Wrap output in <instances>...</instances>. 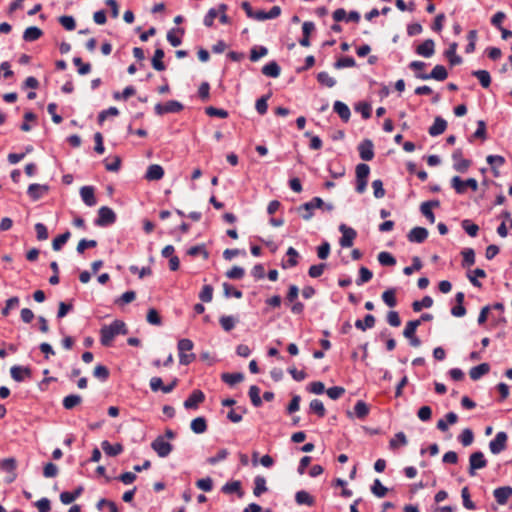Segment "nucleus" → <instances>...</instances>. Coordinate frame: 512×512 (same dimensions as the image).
I'll list each match as a JSON object with an SVG mask.
<instances>
[{
	"label": "nucleus",
	"instance_id": "f257e3e1",
	"mask_svg": "<svg viewBox=\"0 0 512 512\" xmlns=\"http://www.w3.org/2000/svg\"><path fill=\"white\" fill-rule=\"evenodd\" d=\"M128 329L121 320H114L110 325H104L100 329V342L103 346H111L113 339L117 335H126Z\"/></svg>",
	"mask_w": 512,
	"mask_h": 512
},
{
	"label": "nucleus",
	"instance_id": "f03ea898",
	"mask_svg": "<svg viewBox=\"0 0 512 512\" xmlns=\"http://www.w3.org/2000/svg\"><path fill=\"white\" fill-rule=\"evenodd\" d=\"M178 352L179 362L181 365H189L196 358L194 353L186 354L187 351H191L194 347L193 342L190 339H181L178 341Z\"/></svg>",
	"mask_w": 512,
	"mask_h": 512
},
{
	"label": "nucleus",
	"instance_id": "7ed1b4c3",
	"mask_svg": "<svg viewBox=\"0 0 512 512\" xmlns=\"http://www.w3.org/2000/svg\"><path fill=\"white\" fill-rule=\"evenodd\" d=\"M116 213L108 206H102L98 210V217L95 219V225L99 227H107L116 222Z\"/></svg>",
	"mask_w": 512,
	"mask_h": 512
},
{
	"label": "nucleus",
	"instance_id": "20e7f679",
	"mask_svg": "<svg viewBox=\"0 0 512 512\" xmlns=\"http://www.w3.org/2000/svg\"><path fill=\"white\" fill-rule=\"evenodd\" d=\"M451 186L456 191L457 194H464L467 187L470 188L472 191H477L478 182L474 178L462 180L459 176H454L451 179Z\"/></svg>",
	"mask_w": 512,
	"mask_h": 512
},
{
	"label": "nucleus",
	"instance_id": "39448f33",
	"mask_svg": "<svg viewBox=\"0 0 512 512\" xmlns=\"http://www.w3.org/2000/svg\"><path fill=\"white\" fill-rule=\"evenodd\" d=\"M183 109V104L177 100H169L165 104L157 103L154 107L155 113L159 116L167 113H178Z\"/></svg>",
	"mask_w": 512,
	"mask_h": 512
},
{
	"label": "nucleus",
	"instance_id": "423d86ee",
	"mask_svg": "<svg viewBox=\"0 0 512 512\" xmlns=\"http://www.w3.org/2000/svg\"><path fill=\"white\" fill-rule=\"evenodd\" d=\"M487 466V460L483 452L476 451L469 456V475L475 476L476 470L483 469Z\"/></svg>",
	"mask_w": 512,
	"mask_h": 512
},
{
	"label": "nucleus",
	"instance_id": "0eeeda50",
	"mask_svg": "<svg viewBox=\"0 0 512 512\" xmlns=\"http://www.w3.org/2000/svg\"><path fill=\"white\" fill-rule=\"evenodd\" d=\"M151 448L161 458L167 457L173 450V446L164 439V436H158L152 443Z\"/></svg>",
	"mask_w": 512,
	"mask_h": 512
},
{
	"label": "nucleus",
	"instance_id": "6e6552de",
	"mask_svg": "<svg viewBox=\"0 0 512 512\" xmlns=\"http://www.w3.org/2000/svg\"><path fill=\"white\" fill-rule=\"evenodd\" d=\"M416 78L421 80L434 79L437 81H444L448 77V72L443 65H436L430 74L416 73Z\"/></svg>",
	"mask_w": 512,
	"mask_h": 512
},
{
	"label": "nucleus",
	"instance_id": "1a4fd4ad",
	"mask_svg": "<svg viewBox=\"0 0 512 512\" xmlns=\"http://www.w3.org/2000/svg\"><path fill=\"white\" fill-rule=\"evenodd\" d=\"M339 230L342 233V237L339 240L341 247L349 248L353 245V241L357 236L356 231L353 228L346 226L345 224H341L339 226Z\"/></svg>",
	"mask_w": 512,
	"mask_h": 512
},
{
	"label": "nucleus",
	"instance_id": "9d476101",
	"mask_svg": "<svg viewBox=\"0 0 512 512\" xmlns=\"http://www.w3.org/2000/svg\"><path fill=\"white\" fill-rule=\"evenodd\" d=\"M508 436L506 432L500 431L496 434L495 438L490 441L489 449L492 454H499L506 448Z\"/></svg>",
	"mask_w": 512,
	"mask_h": 512
},
{
	"label": "nucleus",
	"instance_id": "9b49d317",
	"mask_svg": "<svg viewBox=\"0 0 512 512\" xmlns=\"http://www.w3.org/2000/svg\"><path fill=\"white\" fill-rule=\"evenodd\" d=\"M10 375L16 382H23L32 377V370L28 366L14 365L10 369Z\"/></svg>",
	"mask_w": 512,
	"mask_h": 512
},
{
	"label": "nucleus",
	"instance_id": "f8f14e48",
	"mask_svg": "<svg viewBox=\"0 0 512 512\" xmlns=\"http://www.w3.org/2000/svg\"><path fill=\"white\" fill-rule=\"evenodd\" d=\"M452 158L454 160L453 168L457 172L465 173L469 169L471 161L462 157L461 149H456L452 154Z\"/></svg>",
	"mask_w": 512,
	"mask_h": 512
},
{
	"label": "nucleus",
	"instance_id": "ddd939ff",
	"mask_svg": "<svg viewBox=\"0 0 512 512\" xmlns=\"http://www.w3.org/2000/svg\"><path fill=\"white\" fill-rule=\"evenodd\" d=\"M360 158L364 161H370L374 158V144L370 139L363 140L358 145Z\"/></svg>",
	"mask_w": 512,
	"mask_h": 512
},
{
	"label": "nucleus",
	"instance_id": "4468645a",
	"mask_svg": "<svg viewBox=\"0 0 512 512\" xmlns=\"http://www.w3.org/2000/svg\"><path fill=\"white\" fill-rule=\"evenodd\" d=\"M428 230L424 227H414L407 234V239L412 243H423L428 237Z\"/></svg>",
	"mask_w": 512,
	"mask_h": 512
},
{
	"label": "nucleus",
	"instance_id": "2eb2a0df",
	"mask_svg": "<svg viewBox=\"0 0 512 512\" xmlns=\"http://www.w3.org/2000/svg\"><path fill=\"white\" fill-rule=\"evenodd\" d=\"M440 206V201L439 200H430V201H426V202H423L421 205H420V211L421 213L423 214V216L430 222V223H434L435 222V215L432 211V208H437Z\"/></svg>",
	"mask_w": 512,
	"mask_h": 512
},
{
	"label": "nucleus",
	"instance_id": "dca6fc26",
	"mask_svg": "<svg viewBox=\"0 0 512 512\" xmlns=\"http://www.w3.org/2000/svg\"><path fill=\"white\" fill-rule=\"evenodd\" d=\"M48 191V185L33 183L29 185L27 194L33 201H37L42 198Z\"/></svg>",
	"mask_w": 512,
	"mask_h": 512
},
{
	"label": "nucleus",
	"instance_id": "f3484780",
	"mask_svg": "<svg viewBox=\"0 0 512 512\" xmlns=\"http://www.w3.org/2000/svg\"><path fill=\"white\" fill-rule=\"evenodd\" d=\"M204 400V393L201 390H194L184 401V407L186 409H196Z\"/></svg>",
	"mask_w": 512,
	"mask_h": 512
},
{
	"label": "nucleus",
	"instance_id": "a211bd4d",
	"mask_svg": "<svg viewBox=\"0 0 512 512\" xmlns=\"http://www.w3.org/2000/svg\"><path fill=\"white\" fill-rule=\"evenodd\" d=\"M416 53L425 58L432 57L435 53V42L432 39H426L416 47Z\"/></svg>",
	"mask_w": 512,
	"mask_h": 512
},
{
	"label": "nucleus",
	"instance_id": "6ab92c4d",
	"mask_svg": "<svg viewBox=\"0 0 512 512\" xmlns=\"http://www.w3.org/2000/svg\"><path fill=\"white\" fill-rule=\"evenodd\" d=\"M493 495L500 505H505L509 498L512 496V487L511 486H502L498 487L493 491Z\"/></svg>",
	"mask_w": 512,
	"mask_h": 512
},
{
	"label": "nucleus",
	"instance_id": "aec40b11",
	"mask_svg": "<svg viewBox=\"0 0 512 512\" xmlns=\"http://www.w3.org/2000/svg\"><path fill=\"white\" fill-rule=\"evenodd\" d=\"M447 128V122L444 118L437 116L434 119V123L429 127L428 133L432 137H436L444 133Z\"/></svg>",
	"mask_w": 512,
	"mask_h": 512
},
{
	"label": "nucleus",
	"instance_id": "412c9836",
	"mask_svg": "<svg viewBox=\"0 0 512 512\" xmlns=\"http://www.w3.org/2000/svg\"><path fill=\"white\" fill-rule=\"evenodd\" d=\"M80 196L82 198V201L89 207L95 206L97 203L95 197V190L92 186L81 187Z\"/></svg>",
	"mask_w": 512,
	"mask_h": 512
},
{
	"label": "nucleus",
	"instance_id": "4be33fe9",
	"mask_svg": "<svg viewBox=\"0 0 512 512\" xmlns=\"http://www.w3.org/2000/svg\"><path fill=\"white\" fill-rule=\"evenodd\" d=\"M101 448L104 453L110 457H115L123 452V445L120 443L111 444L109 441L104 440L101 443Z\"/></svg>",
	"mask_w": 512,
	"mask_h": 512
},
{
	"label": "nucleus",
	"instance_id": "5701e85b",
	"mask_svg": "<svg viewBox=\"0 0 512 512\" xmlns=\"http://www.w3.org/2000/svg\"><path fill=\"white\" fill-rule=\"evenodd\" d=\"M315 30V25L311 21H306L302 25V38L299 40V44L303 47L310 46V35Z\"/></svg>",
	"mask_w": 512,
	"mask_h": 512
},
{
	"label": "nucleus",
	"instance_id": "b1692460",
	"mask_svg": "<svg viewBox=\"0 0 512 512\" xmlns=\"http://www.w3.org/2000/svg\"><path fill=\"white\" fill-rule=\"evenodd\" d=\"M457 47V43L453 42L449 45L448 49L444 53L451 66L459 65L462 63V57L456 53Z\"/></svg>",
	"mask_w": 512,
	"mask_h": 512
},
{
	"label": "nucleus",
	"instance_id": "393cba45",
	"mask_svg": "<svg viewBox=\"0 0 512 512\" xmlns=\"http://www.w3.org/2000/svg\"><path fill=\"white\" fill-rule=\"evenodd\" d=\"M164 176V169L158 164H152L148 167L145 178L149 181H156L162 179Z\"/></svg>",
	"mask_w": 512,
	"mask_h": 512
},
{
	"label": "nucleus",
	"instance_id": "a878e982",
	"mask_svg": "<svg viewBox=\"0 0 512 512\" xmlns=\"http://www.w3.org/2000/svg\"><path fill=\"white\" fill-rule=\"evenodd\" d=\"M490 371V365L488 363H481L475 367H472L469 371V376L472 380H479L482 376Z\"/></svg>",
	"mask_w": 512,
	"mask_h": 512
},
{
	"label": "nucleus",
	"instance_id": "bb28decb",
	"mask_svg": "<svg viewBox=\"0 0 512 512\" xmlns=\"http://www.w3.org/2000/svg\"><path fill=\"white\" fill-rule=\"evenodd\" d=\"M165 56L164 50L161 48H157L154 52V55L151 60L152 67L156 71H164L166 69L165 64L163 63V58Z\"/></svg>",
	"mask_w": 512,
	"mask_h": 512
},
{
	"label": "nucleus",
	"instance_id": "cd10ccee",
	"mask_svg": "<svg viewBox=\"0 0 512 512\" xmlns=\"http://www.w3.org/2000/svg\"><path fill=\"white\" fill-rule=\"evenodd\" d=\"M83 487L78 486L73 492L64 491L60 494V500L63 504L68 505L74 502L83 492Z\"/></svg>",
	"mask_w": 512,
	"mask_h": 512
},
{
	"label": "nucleus",
	"instance_id": "c85d7f7f",
	"mask_svg": "<svg viewBox=\"0 0 512 512\" xmlns=\"http://www.w3.org/2000/svg\"><path fill=\"white\" fill-rule=\"evenodd\" d=\"M221 490L226 494L236 493L238 497H242L244 494L241 488V482L238 480L227 482L222 486Z\"/></svg>",
	"mask_w": 512,
	"mask_h": 512
},
{
	"label": "nucleus",
	"instance_id": "c756f323",
	"mask_svg": "<svg viewBox=\"0 0 512 512\" xmlns=\"http://www.w3.org/2000/svg\"><path fill=\"white\" fill-rule=\"evenodd\" d=\"M333 109L344 122H347L350 119L351 112L345 103L341 101H335Z\"/></svg>",
	"mask_w": 512,
	"mask_h": 512
},
{
	"label": "nucleus",
	"instance_id": "7c9ffc66",
	"mask_svg": "<svg viewBox=\"0 0 512 512\" xmlns=\"http://www.w3.org/2000/svg\"><path fill=\"white\" fill-rule=\"evenodd\" d=\"M262 73L267 77L277 78L281 68L276 61H271L262 67Z\"/></svg>",
	"mask_w": 512,
	"mask_h": 512
},
{
	"label": "nucleus",
	"instance_id": "2f4dec72",
	"mask_svg": "<svg viewBox=\"0 0 512 512\" xmlns=\"http://www.w3.org/2000/svg\"><path fill=\"white\" fill-rule=\"evenodd\" d=\"M376 319L372 314H367L363 320L358 319L355 321V327L359 330L365 331L375 326Z\"/></svg>",
	"mask_w": 512,
	"mask_h": 512
},
{
	"label": "nucleus",
	"instance_id": "473e14b6",
	"mask_svg": "<svg viewBox=\"0 0 512 512\" xmlns=\"http://www.w3.org/2000/svg\"><path fill=\"white\" fill-rule=\"evenodd\" d=\"M43 32L40 28L36 26H30L25 29L23 33V39L26 42H33L39 39L42 36Z\"/></svg>",
	"mask_w": 512,
	"mask_h": 512
},
{
	"label": "nucleus",
	"instance_id": "72a5a7b5",
	"mask_svg": "<svg viewBox=\"0 0 512 512\" xmlns=\"http://www.w3.org/2000/svg\"><path fill=\"white\" fill-rule=\"evenodd\" d=\"M287 256H289V259L286 262L282 263L283 269H288L295 267L298 264V257L299 253L297 250L293 247H289L286 252Z\"/></svg>",
	"mask_w": 512,
	"mask_h": 512
},
{
	"label": "nucleus",
	"instance_id": "f704fd0d",
	"mask_svg": "<svg viewBox=\"0 0 512 512\" xmlns=\"http://www.w3.org/2000/svg\"><path fill=\"white\" fill-rule=\"evenodd\" d=\"M295 501L299 505L313 506L315 503L314 498L306 491L301 490L295 494Z\"/></svg>",
	"mask_w": 512,
	"mask_h": 512
},
{
	"label": "nucleus",
	"instance_id": "c9c22d12",
	"mask_svg": "<svg viewBox=\"0 0 512 512\" xmlns=\"http://www.w3.org/2000/svg\"><path fill=\"white\" fill-rule=\"evenodd\" d=\"M472 76L479 80L483 88H488L491 84V76L487 70H474Z\"/></svg>",
	"mask_w": 512,
	"mask_h": 512
},
{
	"label": "nucleus",
	"instance_id": "e433bc0d",
	"mask_svg": "<svg viewBox=\"0 0 512 512\" xmlns=\"http://www.w3.org/2000/svg\"><path fill=\"white\" fill-rule=\"evenodd\" d=\"M191 430L196 434H202L207 430V422L204 417H197L191 421Z\"/></svg>",
	"mask_w": 512,
	"mask_h": 512
},
{
	"label": "nucleus",
	"instance_id": "4c0bfd02",
	"mask_svg": "<svg viewBox=\"0 0 512 512\" xmlns=\"http://www.w3.org/2000/svg\"><path fill=\"white\" fill-rule=\"evenodd\" d=\"M381 298L383 302L390 308H393L397 305L396 290L394 288H389L385 290L382 293Z\"/></svg>",
	"mask_w": 512,
	"mask_h": 512
},
{
	"label": "nucleus",
	"instance_id": "58836bf2",
	"mask_svg": "<svg viewBox=\"0 0 512 512\" xmlns=\"http://www.w3.org/2000/svg\"><path fill=\"white\" fill-rule=\"evenodd\" d=\"M467 277L474 287L480 288L482 286V284H481V282L478 281L477 278L478 277L485 278L486 272L481 268H476L473 271H471L470 273H468Z\"/></svg>",
	"mask_w": 512,
	"mask_h": 512
},
{
	"label": "nucleus",
	"instance_id": "ea45409f",
	"mask_svg": "<svg viewBox=\"0 0 512 512\" xmlns=\"http://www.w3.org/2000/svg\"><path fill=\"white\" fill-rule=\"evenodd\" d=\"M82 402V397L77 394H70L63 399V407L71 410Z\"/></svg>",
	"mask_w": 512,
	"mask_h": 512
},
{
	"label": "nucleus",
	"instance_id": "a19ab883",
	"mask_svg": "<svg viewBox=\"0 0 512 512\" xmlns=\"http://www.w3.org/2000/svg\"><path fill=\"white\" fill-rule=\"evenodd\" d=\"M221 379L228 385H235L244 379V375L240 372L237 373H223Z\"/></svg>",
	"mask_w": 512,
	"mask_h": 512
},
{
	"label": "nucleus",
	"instance_id": "79ce46f5",
	"mask_svg": "<svg viewBox=\"0 0 512 512\" xmlns=\"http://www.w3.org/2000/svg\"><path fill=\"white\" fill-rule=\"evenodd\" d=\"M317 81L328 88H332L336 85V79L330 76L326 71L317 74Z\"/></svg>",
	"mask_w": 512,
	"mask_h": 512
},
{
	"label": "nucleus",
	"instance_id": "37998d69",
	"mask_svg": "<svg viewBox=\"0 0 512 512\" xmlns=\"http://www.w3.org/2000/svg\"><path fill=\"white\" fill-rule=\"evenodd\" d=\"M313 210H314V208L312 206V203H310V201L300 205L297 208V211L301 214V217L305 221H309L313 217V215H314Z\"/></svg>",
	"mask_w": 512,
	"mask_h": 512
},
{
	"label": "nucleus",
	"instance_id": "c03bdc74",
	"mask_svg": "<svg viewBox=\"0 0 512 512\" xmlns=\"http://www.w3.org/2000/svg\"><path fill=\"white\" fill-rule=\"evenodd\" d=\"M310 411L317 414L318 417L323 418L326 414L324 404L319 399H313L309 405Z\"/></svg>",
	"mask_w": 512,
	"mask_h": 512
},
{
	"label": "nucleus",
	"instance_id": "a18cd8bd",
	"mask_svg": "<svg viewBox=\"0 0 512 512\" xmlns=\"http://www.w3.org/2000/svg\"><path fill=\"white\" fill-rule=\"evenodd\" d=\"M254 484L255 486L253 489V494L256 497H259L262 493L267 491L266 479L264 477L256 476L254 479Z\"/></svg>",
	"mask_w": 512,
	"mask_h": 512
},
{
	"label": "nucleus",
	"instance_id": "49530a36",
	"mask_svg": "<svg viewBox=\"0 0 512 512\" xmlns=\"http://www.w3.org/2000/svg\"><path fill=\"white\" fill-rule=\"evenodd\" d=\"M433 305V299L430 296H424L420 301L412 303L414 312H420L423 308H430Z\"/></svg>",
	"mask_w": 512,
	"mask_h": 512
},
{
	"label": "nucleus",
	"instance_id": "de8ad7c7",
	"mask_svg": "<svg viewBox=\"0 0 512 512\" xmlns=\"http://www.w3.org/2000/svg\"><path fill=\"white\" fill-rule=\"evenodd\" d=\"M176 32H179L181 35L184 34V29L182 28H179V29H171L170 31H168L167 33V40L168 42L173 46V47H178L181 45L182 43V40L179 36L176 35Z\"/></svg>",
	"mask_w": 512,
	"mask_h": 512
},
{
	"label": "nucleus",
	"instance_id": "09e8293b",
	"mask_svg": "<svg viewBox=\"0 0 512 512\" xmlns=\"http://www.w3.org/2000/svg\"><path fill=\"white\" fill-rule=\"evenodd\" d=\"M71 233L69 231H66L60 235H58L56 238H54L52 242V248L55 251L61 250L62 246L66 244V242L70 239Z\"/></svg>",
	"mask_w": 512,
	"mask_h": 512
},
{
	"label": "nucleus",
	"instance_id": "8fccbe9b",
	"mask_svg": "<svg viewBox=\"0 0 512 512\" xmlns=\"http://www.w3.org/2000/svg\"><path fill=\"white\" fill-rule=\"evenodd\" d=\"M249 397L251 399V403L254 407H260L262 405V399L260 397V389L256 385H252L249 388Z\"/></svg>",
	"mask_w": 512,
	"mask_h": 512
},
{
	"label": "nucleus",
	"instance_id": "3c124183",
	"mask_svg": "<svg viewBox=\"0 0 512 512\" xmlns=\"http://www.w3.org/2000/svg\"><path fill=\"white\" fill-rule=\"evenodd\" d=\"M377 259L382 266H394L396 264L395 257L386 251L380 252Z\"/></svg>",
	"mask_w": 512,
	"mask_h": 512
},
{
	"label": "nucleus",
	"instance_id": "603ef678",
	"mask_svg": "<svg viewBox=\"0 0 512 512\" xmlns=\"http://www.w3.org/2000/svg\"><path fill=\"white\" fill-rule=\"evenodd\" d=\"M420 325H421V320H411V321L407 322V324L404 328V331H403V336L405 338H412V336L415 335L418 326H420Z\"/></svg>",
	"mask_w": 512,
	"mask_h": 512
},
{
	"label": "nucleus",
	"instance_id": "864d4df0",
	"mask_svg": "<svg viewBox=\"0 0 512 512\" xmlns=\"http://www.w3.org/2000/svg\"><path fill=\"white\" fill-rule=\"evenodd\" d=\"M354 413L357 418L364 419L369 414V407L364 401L359 400L354 406Z\"/></svg>",
	"mask_w": 512,
	"mask_h": 512
},
{
	"label": "nucleus",
	"instance_id": "5fc2aeb1",
	"mask_svg": "<svg viewBox=\"0 0 512 512\" xmlns=\"http://www.w3.org/2000/svg\"><path fill=\"white\" fill-rule=\"evenodd\" d=\"M461 226L464 229V231L470 236V237H476L479 231V226L474 224L471 220L465 219L461 222Z\"/></svg>",
	"mask_w": 512,
	"mask_h": 512
},
{
	"label": "nucleus",
	"instance_id": "6e6d98bb",
	"mask_svg": "<svg viewBox=\"0 0 512 512\" xmlns=\"http://www.w3.org/2000/svg\"><path fill=\"white\" fill-rule=\"evenodd\" d=\"M463 256L462 266L470 267L475 263V252L472 248H466L461 252Z\"/></svg>",
	"mask_w": 512,
	"mask_h": 512
},
{
	"label": "nucleus",
	"instance_id": "4d7b16f0",
	"mask_svg": "<svg viewBox=\"0 0 512 512\" xmlns=\"http://www.w3.org/2000/svg\"><path fill=\"white\" fill-rule=\"evenodd\" d=\"M356 65V61L351 56L341 57L334 64L333 67L335 69H343L348 67H354Z\"/></svg>",
	"mask_w": 512,
	"mask_h": 512
},
{
	"label": "nucleus",
	"instance_id": "13d9d810",
	"mask_svg": "<svg viewBox=\"0 0 512 512\" xmlns=\"http://www.w3.org/2000/svg\"><path fill=\"white\" fill-rule=\"evenodd\" d=\"M458 440L463 446H470L474 440L473 431L469 428H465L459 435Z\"/></svg>",
	"mask_w": 512,
	"mask_h": 512
},
{
	"label": "nucleus",
	"instance_id": "bf43d9fd",
	"mask_svg": "<svg viewBox=\"0 0 512 512\" xmlns=\"http://www.w3.org/2000/svg\"><path fill=\"white\" fill-rule=\"evenodd\" d=\"M406 444L407 438L403 432L396 433L394 438H392L389 442L391 449H397L399 446H405Z\"/></svg>",
	"mask_w": 512,
	"mask_h": 512
},
{
	"label": "nucleus",
	"instance_id": "052dcab7",
	"mask_svg": "<svg viewBox=\"0 0 512 512\" xmlns=\"http://www.w3.org/2000/svg\"><path fill=\"white\" fill-rule=\"evenodd\" d=\"M219 322H220V325L221 327L229 332L231 331L232 329H234L235 325H236V322H237V319L234 318L233 316H221L220 319H219Z\"/></svg>",
	"mask_w": 512,
	"mask_h": 512
},
{
	"label": "nucleus",
	"instance_id": "680f3d73",
	"mask_svg": "<svg viewBox=\"0 0 512 512\" xmlns=\"http://www.w3.org/2000/svg\"><path fill=\"white\" fill-rule=\"evenodd\" d=\"M222 286H223L224 296L227 298L235 297L237 299H240L243 296V294L240 290L234 288L231 284H229L227 282H224Z\"/></svg>",
	"mask_w": 512,
	"mask_h": 512
},
{
	"label": "nucleus",
	"instance_id": "e2e57ef3",
	"mask_svg": "<svg viewBox=\"0 0 512 512\" xmlns=\"http://www.w3.org/2000/svg\"><path fill=\"white\" fill-rule=\"evenodd\" d=\"M388 489L382 485L379 479H375L371 486V492L378 498H382L386 495Z\"/></svg>",
	"mask_w": 512,
	"mask_h": 512
},
{
	"label": "nucleus",
	"instance_id": "0e129e2a",
	"mask_svg": "<svg viewBox=\"0 0 512 512\" xmlns=\"http://www.w3.org/2000/svg\"><path fill=\"white\" fill-rule=\"evenodd\" d=\"M270 96H271V94L269 93V94L264 95V96L260 97L259 99H257L255 108L260 115L266 114L267 109H268L267 101L270 98Z\"/></svg>",
	"mask_w": 512,
	"mask_h": 512
},
{
	"label": "nucleus",
	"instance_id": "69168bd1",
	"mask_svg": "<svg viewBox=\"0 0 512 512\" xmlns=\"http://www.w3.org/2000/svg\"><path fill=\"white\" fill-rule=\"evenodd\" d=\"M93 375L101 381H106L109 378L110 372L106 366L99 364L94 368Z\"/></svg>",
	"mask_w": 512,
	"mask_h": 512
},
{
	"label": "nucleus",
	"instance_id": "338daca9",
	"mask_svg": "<svg viewBox=\"0 0 512 512\" xmlns=\"http://www.w3.org/2000/svg\"><path fill=\"white\" fill-rule=\"evenodd\" d=\"M373 277V273L366 267H361L359 269V277L356 280L357 285H362L366 282H369Z\"/></svg>",
	"mask_w": 512,
	"mask_h": 512
},
{
	"label": "nucleus",
	"instance_id": "774afa93",
	"mask_svg": "<svg viewBox=\"0 0 512 512\" xmlns=\"http://www.w3.org/2000/svg\"><path fill=\"white\" fill-rule=\"evenodd\" d=\"M268 49L264 46L253 47L250 52V60L253 62L258 61L260 58L266 56Z\"/></svg>",
	"mask_w": 512,
	"mask_h": 512
}]
</instances>
